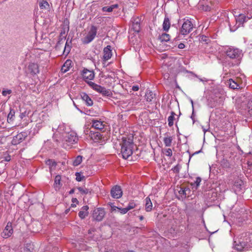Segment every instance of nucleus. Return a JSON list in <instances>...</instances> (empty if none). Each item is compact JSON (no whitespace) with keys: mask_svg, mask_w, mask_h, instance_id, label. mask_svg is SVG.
Masks as SVG:
<instances>
[{"mask_svg":"<svg viewBox=\"0 0 252 252\" xmlns=\"http://www.w3.org/2000/svg\"><path fill=\"white\" fill-rule=\"evenodd\" d=\"M120 144L123 158L125 159L128 158L133 153L134 147L133 136L123 137L122 142Z\"/></svg>","mask_w":252,"mask_h":252,"instance_id":"nucleus-1","label":"nucleus"},{"mask_svg":"<svg viewBox=\"0 0 252 252\" xmlns=\"http://www.w3.org/2000/svg\"><path fill=\"white\" fill-rule=\"evenodd\" d=\"M250 241L246 242L243 237L236 238L234 242V248L238 251H247L249 249L252 247V234L250 235Z\"/></svg>","mask_w":252,"mask_h":252,"instance_id":"nucleus-2","label":"nucleus"},{"mask_svg":"<svg viewBox=\"0 0 252 252\" xmlns=\"http://www.w3.org/2000/svg\"><path fill=\"white\" fill-rule=\"evenodd\" d=\"M217 4L216 0H200L197 7L200 10L210 11L215 7Z\"/></svg>","mask_w":252,"mask_h":252,"instance_id":"nucleus-3","label":"nucleus"},{"mask_svg":"<svg viewBox=\"0 0 252 252\" xmlns=\"http://www.w3.org/2000/svg\"><path fill=\"white\" fill-rule=\"evenodd\" d=\"M226 56L231 59L240 60L243 56L242 51L233 47H229L226 51Z\"/></svg>","mask_w":252,"mask_h":252,"instance_id":"nucleus-4","label":"nucleus"},{"mask_svg":"<svg viewBox=\"0 0 252 252\" xmlns=\"http://www.w3.org/2000/svg\"><path fill=\"white\" fill-rule=\"evenodd\" d=\"M170 35L166 33H162L161 35L158 36V40L160 43L158 46V51H165L170 48V46L164 42H167L170 40Z\"/></svg>","mask_w":252,"mask_h":252,"instance_id":"nucleus-5","label":"nucleus"},{"mask_svg":"<svg viewBox=\"0 0 252 252\" xmlns=\"http://www.w3.org/2000/svg\"><path fill=\"white\" fill-rule=\"evenodd\" d=\"M97 31V27L92 25L87 35L82 39L83 43L86 44L92 42L96 35Z\"/></svg>","mask_w":252,"mask_h":252,"instance_id":"nucleus-6","label":"nucleus"},{"mask_svg":"<svg viewBox=\"0 0 252 252\" xmlns=\"http://www.w3.org/2000/svg\"><path fill=\"white\" fill-rule=\"evenodd\" d=\"M227 83L229 88L233 90L242 89L244 86L243 81L239 77L229 79Z\"/></svg>","mask_w":252,"mask_h":252,"instance_id":"nucleus-7","label":"nucleus"},{"mask_svg":"<svg viewBox=\"0 0 252 252\" xmlns=\"http://www.w3.org/2000/svg\"><path fill=\"white\" fill-rule=\"evenodd\" d=\"M63 137L64 140L67 142L69 145L76 143L78 140L76 133L72 131L65 133V135L63 136Z\"/></svg>","mask_w":252,"mask_h":252,"instance_id":"nucleus-8","label":"nucleus"},{"mask_svg":"<svg viewBox=\"0 0 252 252\" xmlns=\"http://www.w3.org/2000/svg\"><path fill=\"white\" fill-rule=\"evenodd\" d=\"M26 72L33 76L37 75L39 73L38 64L34 63H30L27 67Z\"/></svg>","mask_w":252,"mask_h":252,"instance_id":"nucleus-9","label":"nucleus"},{"mask_svg":"<svg viewBox=\"0 0 252 252\" xmlns=\"http://www.w3.org/2000/svg\"><path fill=\"white\" fill-rule=\"evenodd\" d=\"M193 29V24L192 22L187 20L184 22L180 30V32L183 35L189 34Z\"/></svg>","mask_w":252,"mask_h":252,"instance_id":"nucleus-10","label":"nucleus"},{"mask_svg":"<svg viewBox=\"0 0 252 252\" xmlns=\"http://www.w3.org/2000/svg\"><path fill=\"white\" fill-rule=\"evenodd\" d=\"M142 21V16L133 17L131 18L132 22L131 29L135 32H139L141 30V22Z\"/></svg>","mask_w":252,"mask_h":252,"instance_id":"nucleus-11","label":"nucleus"},{"mask_svg":"<svg viewBox=\"0 0 252 252\" xmlns=\"http://www.w3.org/2000/svg\"><path fill=\"white\" fill-rule=\"evenodd\" d=\"M110 194L113 198L119 199L122 196L123 191L120 186L116 185L111 189Z\"/></svg>","mask_w":252,"mask_h":252,"instance_id":"nucleus-12","label":"nucleus"},{"mask_svg":"<svg viewBox=\"0 0 252 252\" xmlns=\"http://www.w3.org/2000/svg\"><path fill=\"white\" fill-rule=\"evenodd\" d=\"M105 215L104 209L101 208H98L95 209L93 213V218L97 220L101 221Z\"/></svg>","mask_w":252,"mask_h":252,"instance_id":"nucleus-13","label":"nucleus"},{"mask_svg":"<svg viewBox=\"0 0 252 252\" xmlns=\"http://www.w3.org/2000/svg\"><path fill=\"white\" fill-rule=\"evenodd\" d=\"M82 76L86 82L87 83V82L91 81L94 79V72L93 70L85 68L82 71Z\"/></svg>","mask_w":252,"mask_h":252,"instance_id":"nucleus-14","label":"nucleus"},{"mask_svg":"<svg viewBox=\"0 0 252 252\" xmlns=\"http://www.w3.org/2000/svg\"><path fill=\"white\" fill-rule=\"evenodd\" d=\"M13 233L12 223L8 222L2 233L3 238H7L11 236Z\"/></svg>","mask_w":252,"mask_h":252,"instance_id":"nucleus-15","label":"nucleus"},{"mask_svg":"<svg viewBox=\"0 0 252 252\" xmlns=\"http://www.w3.org/2000/svg\"><path fill=\"white\" fill-rule=\"evenodd\" d=\"M27 137V134L26 132H22L18 133L13 137L12 143L14 145L19 144L24 141Z\"/></svg>","mask_w":252,"mask_h":252,"instance_id":"nucleus-16","label":"nucleus"},{"mask_svg":"<svg viewBox=\"0 0 252 252\" xmlns=\"http://www.w3.org/2000/svg\"><path fill=\"white\" fill-rule=\"evenodd\" d=\"M92 127L101 131L104 129L105 126H106L105 122L97 120H92Z\"/></svg>","mask_w":252,"mask_h":252,"instance_id":"nucleus-17","label":"nucleus"},{"mask_svg":"<svg viewBox=\"0 0 252 252\" xmlns=\"http://www.w3.org/2000/svg\"><path fill=\"white\" fill-rule=\"evenodd\" d=\"M112 55L111 46L110 45H107L103 49V61L106 62L111 58Z\"/></svg>","mask_w":252,"mask_h":252,"instance_id":"nucleus-18","label":"nucleus"},{"mask_svg":"<svg viewBox=\"0 0 252 252\" xmlns=\"http://www.w3.org/2000/svg\"><path fill=\"white\" fill-rule=\"evenodd\" d=\"M154 197V195L150 194L145 199V209L147 212L151 211L153 208V204L151 199L153 200Z\"/></svg>","mask_w":252,"mask_h":252,"instance_id":"nucleus-19","label":"nucleus"},{"mask_svg":"<svg viewBox=\"0 0 252 252\" xmlns=\"http://www.w3.org/2000/svg\"><path fill=\"white\" fill-rule=\"evenodd\" d=\"M163 142L166 147H170L173 140L172 137L169 135V133L166 132L164 134Z\"/></svg>","mask_w":252,"mask_h":252,"instance_id":"nucleus-20","label":"nucleus"},{"mask_svg":"<svg viewBox=\"0 0 252 252\" xmlns=\"http://www.w3.org/2000/svg\"><path fill=\"white\" fill-rule=\"evenodd\" d=\"M89 207L87 205L84 206L82 207L81 210L78 213L79 217L81 219H85L89 214Z\"/></svg>","mask_w":252,"mask_h":252,"instance_id":"nucleus-21","label":"nucleus"},{"mask_svg":"<svg viewBox=\"0 0 252 252\" xmlns=\"http://www.w3.org/2000/svg\"><path fill=\"white\" fill-rule=\"evenodd\" d=\"M190 190L188 188H180L179 193L183 198L189 196Z\"/></svg>","mask_w":252,"mask_h":252,"instance_id":"nucleus-22","label":"nucleus"},{"mask_svg":"<svg viewBox=\"0 0 252 252\" xmlns=\"http://www.w3.org/2000/svg\"><path fill=\"white\" fill-rule=\"evenodd\" d=\"M81 98L84 101L88 106H92L93 104V101L90 97L86 93H82L81 94Z\"/></svg>","mask_w":252,"mask_h":252,"instance_id":"nucleus-23","label":"nucleus"},{"mask_svg":"<svg viewBox=\"0 0 252 252\" xmlns=\"http://www.w3.org/2000/svg\"><path fill=\"white\" fill-rule=\"evenodd\" d=\"M39 6L41 10H48L49 8V4L47 0H37Z\"/></svg>","mask_w":252,"mask_h":252,"instance_id":"nucleus-24","label":"nucleus"},{"mask_svg":"<svg viewBox=\"0 0 252 252\" xmlns=\"http://www.w3.org/2000/svg\"><path fill=\"white\" fill-rule=\"evenodd\" d=\"M171 26L170 20L168 17L165 16L162 24L163 31L168 32Z\"/></svg>","mask_w":252,"mask_h":252,"instance_id":"nucleus-25","label":"nucleus"},{"mask_svg":"<svg viewBox=\"0 0 252 252\" xmlns=\"http://www.w3.org/2000/svg\"><path fill=\"white\" fill-rule=\"evenodd\" d=\"M243 185V182L242 180L240 179L236 180L234 183V188H235V191H240Z\"/></svg>","mask_w":252,"mask_h":252,"instance_id":"nucleus-26","label":"nucleus"},{"mask_svg":"<svg viewBox=\"0 0 252 252\" xmlns=\"http://www.w3.org/2000/svg\"><path fill=\"white\" fill-rule=\"evenodd\" d=\"M251 18V17L246 16L244 14H240L239 17L237 18L236 21L240 24H244Z\"/></svg>","mask_w":252,"mask_h":252,"instance_id":"nucleus-27","label":"nucleus"},{"mask_svg":"<svg viewBox=\"0 0 252 252\" xmlns=\"http://www.w3.org/2000/svg\"><path fill=\"white\" fill-rule=\"evenodd\" d=\"M61 176L59 175L56 176L54 180V188L56 189H59L62 186L61 183Z\"/></svg>","mask_w":252,"mask_h":252,"instance_id":"nucleus-28","label":"nucleus"},{"mask_svg":"<svg viewBox=\"0 0 252 252\" xmlns=\"http://www.w3.org/2000/svg\"><path fill=\"white\" fill-rule=\"evenodd\" d=\"M71 64V61L69 60H67L62 67V71L63 73H65L69 70Z\"/></svg>","mask_w":252,"mask_h":252,"instance_id":"nucleus-29","label":"nucleus"},{"mask_svg":"<svg viewBox=\"0 0 252 252\" xmlns=\"http://www.w3.org/2000/svg\"><path fill=\"white\" fill-rule=\"evenodd\" d=\"M118 7V4H113L110 6H104L102 8V10L103 12H111L113 11L114 8Z\"/></svg>","mask_w":252,"mask_h":252,"instance_id":"nucleus-30","label":"nucleus"},{"mask_svg":"<svg viewBox=\"0 0 252 252\" xmlns=\"http://www.w3.org/2000/svg\"><path fill=\"white\" fill-rule=\"evenodd\" d=\"M248 117L252 118V99H250L248 103Z\"/></svg>","mask_w":252,"mask_h":252,"instance_id":"nucleus-31","label":"nucleus"},{"mask_svg":"<svg viewBox=\"0 0 252 252\" xmlns=\"http://www.w3.org/2000/svg\"><path fill=\"white\" fill-rule=\"evenodd\" d=\"M101 94L103 96H106L109 97H111L113 95V94L110 90L106 89L104 87H103Z\"/></svg>","mask_w":252,"mask_h":252,"instance_id":"nucleus-32","label":"nucleus"},{"mask_svg":"<svg viewBox=\"0 0 252 252\" xmlns=\"http://www.w3.org/2000/svg\"><path fill=\"white\" fill-rule=\"evenodd\" d=\"M175 113L172 111L171 113V115L168 117V126L171 127L174 124V120L175 119Z\"/></svg>","mask_w":252,"mask_h":252,"instance_id":"nucleus-33","label":"nucleus"},{"mask_svg":"<svg viewBox=\"0 0 252 252\" xmlns=\"http://www.w3.org/2000/svg\"><path fill=\"white\" fill-rule=\"evenodd\" d=\"M15 116V111L13 109H10V111L7 116V121L8 123H10L14 120Z\"/></svg>","mask_w":252,"mask_h":252,"instance_id":"nucleus-34","label":"nucleus"},{"mask_svg":"<svg viewBox=\"0 0 252 252\" xmlns=\"http://www.w3.org/2000/svg\"><path fill=\"white\" fill-rule=\"evenodd\" d=\"M201 181V179L200 177L196 178L195 181L191 183V185L193 187V188H195V189H197L199 186L200 185V183Z\"/></svg>","mask_w":252,"mask_h":252,"instance_id":"nucleus-35","label":"nucleus"},{"mask_svg":"<svg viewBox=\"0 0 252 252\" xmlns=\"http://www.w3.org/2000/svg\"><path fill=\"white\" fill-rule=\"evenodd\" d=\"M87 84L94 90L96 91V92L100 88L101 86L98 85L96 84H95L94 82H93L92 81H88L87 82Z\"/></svg>","mask_w":252,"mask_h":252,"instance_id":"nucleus-36","label":"nucleus"},{"mask_svg":"<svg viewBox=\"0 0 252 252\" xmlns=\"http://www.w3.org/2000/svg\"><path fill=\"white\" fill-rule=\"evenodd\" d=\"M82 161V157L78 156L73 161V165L74 166L79 165Z\"/></svg>","mask_w":252,"mask_h":252,"instance_id":"nucleus-37","label":"nucleus"},{"mask_svg":"<svg viewBox=\"0 0 252 252\" xmlns=\"http://www.w3.org/2000/svg\"><path fill=\"white\" fill-rule=\"evenodd\" d=\"M65 40V38L60 37L56 45V47H55L56 49V50L60 49V47L62 46Z\"/></svg>","mask_w":252,"mask_h":252,"instance_id":"nucleus-38","label":"nucleus"},{"mask_svg":"<svg viewBox=\"0 0 252 252\" xmlns=\"http://www.w3.org/2000/svg\"><path fill=\"white\" fill-rule=\"evenodd\" d=\"M78 190L80 192V193L82 194H87L88 193H90L91 191L89 190V189L86 188H82L81 187L77 188Z\"/></svg>","mask_w":252,"mask_h":252,"instance_id":"nucleus-39","label":"nucleus"},{"mask_svg":"<svg viewBox=\"0 0 252 252\" xmlns=\"http://www.w3.org/2000/svg\"><path fill=\"white\" fill-rule=\"evenodd\" d=\"M162 153L168 157H171L172 155V151L170 148H165L162 150Z\"/></svg>","mask_w":252,"mask_h":252,"instance_id":"nucleus-40","label":"nucleus"},{"mask_svg":"<svg viewBox=\"0 0 252 252\" xmlns=\"http://www.w3.org/2000/svg\"><path fill=\"white\" fill-rule=\"evenodd\" d=\"M92 138L94 140H99L102 138V135L99 132H95L92 135Z\"/></svg>","mask_w":252,"mask_h":252,"instance_id":"nucleus-41","label":"nucleus"},{"mask_svg":"<svg viewBox=\"0 0 252 252\" xmlns=\"http://www.w3.org/2000/svg\"><path fill=\"white\" fill-rule=\"evenodd\" d=\"M75 176L76 180L78 182H81L85 178V176L82 174L81 172H76Z\"/></svg>","mask_w":252,"mask_h":252,"instance_id":"nucleus-42","label":"nucleus"},{"mask_svg":"<svg viewBox=\"0 0 252 252\" xmlns=\"http://www.w3.org/2000/svg\"><path fill=\"white\" fill-rule=\"evenodd\" d=\"M71 49L70 46L68 44L67 41L66 42L63 50V54L67 55L70 52Z\"/></svg>","mask_w":252,"mask_h":252,"instance_id":"nucleus-43","label":"nucleus"},{"mask_svg":"<svg viewBox=\"0 0 252 252\" xmlns=\"http://www.w3.org/2000/svg\"><path fill=\"white\" fill-rule=\"evenodd\" d=\"M221 165L224 168H230L231 166L230 163L226 159H224L221 161Z\"/></svg>","mask_w":252,"mask_h":252,"instance_id":"nucleus-44","label":"nucleus"},{"mask_svg":"<svg viewBox=\"0 0 252 252\" xmlns=\"http://www.w3.org/2000/svg\"><path fill=\"white\" fill-rule=\"evenodd\" d=\"M46 164L51 166H56L57 163L54 160L49 159L46 161Z\"/></svg>","mask_w":252,"mask_h":252,"instance_id":"nucleus-45","label":"nucleus"},{"mask_svg":"<svg viewBox=\"0 0 252 252\" xmlns=\"http://www.w3.org/2000/svg\"><path fill=\"white\" fill-rule=\"evenodd\" d=\"M158 14V10H156L155 9H154L152 13V16H153V20L152 21L153 22V24L154 25H156V18H157V15Z\"/></svg>","mask_w":252,"mask_h":252,"instance_id":"nucleus-46","label":"nucleus"},{"mask_svg":"<svg viewBox=\"0 0 252 252\" xmlns=\"http://www.w3.org/2000/svg\"><path fill=\"white\" fill-rule=\"evenodd\" d=\"M157 140L156 138H152L150 141V144L153 149L155 151L156 148V145L157 144Z\"/></svg>","mask_w":252,"mask_h":252,"instance_id":"nucleus-47","label":"nucleus"},{"mask_svg":"<svg viewBox=\"0 0 252 252\" xmlns=\"http://www.w3.org/2000/svg\"><path fill=\"white\" fill-rule=\"evenodd\" d=\"M200 41L202 42H204L206 44H208L210 41V39L207 36L205 35H202L201 37Z\"/></svg>","mask_w":252,"mask_h":252,"instance_id":"nucleus-48","label":"nucleus"},{"mask_svg":"<svg viewBox=\"0 0 252 252\" xmlns=\"http://www.w3.org/2000/svg\"><path fill=\"white\" fill-rule=\"evenodd\" d=\"M135 204L133 202H130L128 205L126 207L128 210H130L132 209H133L135 207Z\"/></svg>","mask_w":252,"mask_h":252,"instance_id":"nucleus-49","label":"nucleus"},{"mask_svg":"<svg viewBox=\"0 0 252 252\" xmlns=\"http://www.w3.org/2000/svg\"><path fill=\"white\" fill-rule=\"evenodd\" d=\"M12 93V91L11 90H3L2 92V94L3 96H6L7 94H9Z\"/></svg>","mask_w":252,"mask_h":252,"instance_id":"nucleus-50","label":"nucleus"},{"mask_svg":"<svg viewBox=\"0 0 252 252\" xmlns=\"http://www.w3.org/2000/svg\"><path fill=\"white\" fill-rule=\"evenodd\" d=\"M118 209L120 211L122 214H125L128 211L126 207L124 208H118Z\"/></svg>","mask_w":252,"mask_h":252,"instance_id":"nucleus-51","label":"nucleus"},{"mask_svg":"<svg viewBox=\"0 0 252 252\" xmlns=\"http://www.w3.org/2000/svg\"><path fill=\"white\" fill-rule=\"evenodd\" d=\"M151 93H152L151 92H150L149 93L147 92L146 94V98H147V101H151L152 99L153 98V97L152 96V94H150V97L149 96V95L150 94H151Z\"/></svg>","mask_w":252,"mask_h":252,"instance_id":"nucleus-52","label":"nucleus"},{"mask_svg":"<svg viewBox=\"0 0 252 252\" xmlns=\"http://www.w3.org/2000/svg\"><path fill=\"white\" fill-rule=\"evenodd\" d=\"M191 103H192V113L190 118L193 121V123H194L195 122V120H194L195 114H194V108H193V104L192 101H191Z\"/></svg>","mask_w":252,"mask_h":252,"instance_id":"nucleus-53","label":"nucleus"},{"mask_svg":"<svg viewBox=\"0 0 252 252\" xmlns=\"http://www.w3.org/2000/svg\"><path fill=\"white\" fill-rule=\"evenodd\" d=\"M252 234V233H246L245 234V235L244 236H243L244 238L245 239V241L246 242L247 241H250V235Z\"/></svg>","mask_w":252,"mask_h":252,"instance_id":"nucleus-54","label":"nucleus"},{"mask_svg":"<svg viewBox=\"0 0 252 252\" xmlns=\"http://www.w3.org/2000/svg\"><path fill=\"white\" fill-rule=\"evenodd\" d=\"M248 169L251 170L252 169V162L248 161L247 163Z\"/></svg>","mask_w":252,"mask_h":252,"instance_id":"nucleus-55","label":"nucleus"},{"mask_svg":"<svg viewBox=\"0 0 252 252\" xmlns=\"http://www.w3.org/2000/svg\"><path fill=\"white\" fill-rule=\"evenodd\" d=\"M139 89V86L137 85L133 86L132 87V90L133 91H137Z\"/></svg>","mask_w":252,"mask_h":252,"instance_id":"nucleus-56","label":"nucleus"},{"mask_svg":"<svg viewBox=\"0 0 252 252\" xmlns=\"http://www.w3.org/2000/svg\"><path fill=\"white\" fill-rule=\"evenodd\" d=\"M217 103H218V102H217V100H215L213 103L209 104V105H210V106L211 107L213 108V107H216L217 106Z\"/></svg>","mask_w":252,"mask_h":252,"instance_id":"nucleus-57","label":"nucleus"},{"mask_svg":"<svg viewBox=\"0 0 252 252\" xmlns=\"http://www.w3.org/2000/svg\"><path fill=\"white\" fill-rule=\"evenodd\" d=\"M178 48L182 49L185 48V45L184 43H181L178 45Z\"/></svg>","mask_w":252,"mask_h":252,"instance_id":"nucleus-58","label":"nucleus"},{"mask_svg":"<svg viewBox=\"0 0 252 252\" xmlns=\"http://www.w3.org/2000/svg\"><path fill=\"white\" fill-rule=\"evenodd\" d=\"M173 170L175 172L178 173L179 172V168L178 166H176L174 167Z\"/></svg>","mask_w":252,"mask_h":252,"instance_id":"nucleus-59","label":"nucleus"},{"mask_svg":"<svg viewBox=\"0 0 252 252\" xmlns=\"http://www.w3.org/2000/svg\"><path fill=\"white\" fill-rule=\"evenodd\" d=\"M72 202L74 203H78V200L77 199V198H73L72 199Z\"/></svg>","mask_w":252,"mask_h":252,"instance_id":"nucleus-60","label":"nucleus"},{"mask_svg":"<svg viewBox=\"0 0 252 252\" xmlns=\"http://www.w3.org/2000/svg\"><path fill=\"white\" fill-rule=\"evenodd\" d=\"M94 229H89L88 230V233L89 234H91L93 232H94Z\"/></svg>","mask_w":252,"mask_h":252,"instance_id":"nucleus-61","label":"nucleus"},{"mask_svg":"<svg viewBox=\"0 0 252 252\" xmlns=\"http://www.w3.org/2000/svg\"><path fill=\"white\" fill-rule=\"evenodd\" d=\"M165 56L164 54L158 55V59L160 58L161 59H163L164 58Z\"/></svg>","mask_w":252,"mask_h":252,"instance_id":"nucleus-62","label":"nucleus"},{"mask_svg":"<svg viewBox=\"0 0 252 252\" xmlns=\"http://www.w3.org/2000/svg\"><path fill=\"white\" fill-rule=\"evenodd\" d=\"M70 210V208H68V209H66L64 211V214H67L69 212Z\"/></svg>","mask_w":252,"mask_h":252,"instance_id":"nucleus-63","label":"nucleus"},{"mask_svg":"<svg viewBox=\"0 0 252 252\" xmlns=\"http://www.w3.org/2000/svg\"><path fill=\"white\" fill-rule=\"evenodd\" d=\"M74 192V189H71L69 191V194H72V193H73Z\"/></svg>","mask_w":252,"mask_h":252,"instance_id":"nucleus-64","label":"nucleus"}]
</instances>
